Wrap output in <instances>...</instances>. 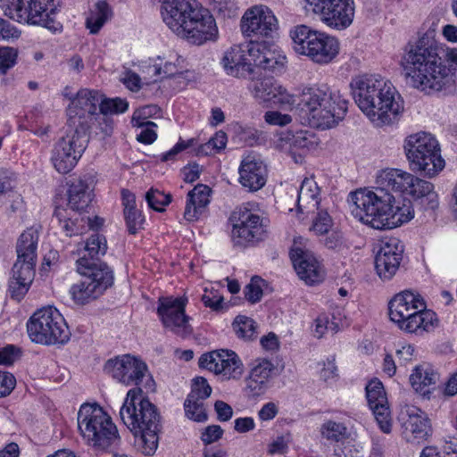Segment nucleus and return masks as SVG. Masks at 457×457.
Here are the masks:
<instances>
[{"label": "nucleus", "mask_w": 457, "mask_h": 457, "mask_svg": "<svg viewBox=\"0 0 457 457\" xmlns=\"http://www.w3.org/2000/svg\"><path fill=\"white\" fill-rule=\"evenodd\" d=\"M435 36L434 29H428L409 41L401 61L407 83L427 94L441 91L453 82V71Z\"/></svg>", "instance_id": "nucleus-1"}, {"label": "nucleus", "mask_w": 457, "mask_h": 457, "mask_svg": "<svg viewBox=\"0 0 457 457\" xmlns=\"http://www.w3.org/2000/svg\"><path fill=\"white\" fill-rule=\"evenodd\" d=\"M295 104L312 126L322 129L337 125L344 118L348 105L338 91H332L327 85L304 87Z\"/></svg>", "instance_id": "nucleus-2"}, {"label": "nucleus", "mask_w": 457, "mask_h": 457, "mask_svg": "<svg viewBox=\"0 0 457 457\" xmlns=\"http://www.w3.org/2000/svg\"><path fill=\"white\" fill-rule=\"evenodd\" d=\"M78 428L86 443L97 450L114 451L121 444L116 425L97 404L81 405L78 412Z\"/></svg>", "instance_id": "nucleus-3"}, {"label": "nucleus", "mask_w": 457, "mask_h": 457, "mask_svg": "<svg viewBox=\"0 0 457 457\" xmlns=\"http://www.w3.org/2000/svg\"><path fill=\"white\" fill-rule=\"evenodd\" d=\"M62 0H0V9L5 16L18 21L42 26L53 33L61 32L62 26L54 14Z\"/></svg>", "instance_id": "nucleus-4"}, {"label": "nucleus", "mask_w": 457, "mask_h": 457, "mask_svg": "<svg viewBox=\"0 0 457 457\" xmlns=\"http://www.w3.org/2000/svg\"><path fill=\"white\" fill-rule=\"evenodd\" d=\"M404 150L412 170L425 177L434 178L445 168L439 144L429 133L409 136L404 141Z\"/></svg>", "instance_id": "nucleus-5"}, {"label": "nucleus", "mask_w": 457, "mask_h": 457, "mask_svg": "<svg viewBox=\"0 0 457 457\" xmlns=\"http://www.w3.org/2000/svg\"><path fill=\"white\" fill-rule=\"evenodd\" d=\"M290 37L295 53L309 57L316 63L328 64L339 54L337 38L306 25L295 27L290 31Z\"/></svg>", "instance_id": "nucleus-6"}, {"label": "nucleus", "mask_w": 457, "mask_h": 457, "mask_svg": "<svg viewBox=\"0 0 457 457\" xmlns=\"http://www.w3.org/2000/svg\"><path fill=\"white\" fill-rule=\"evenodd\" d=\"M92 265V262L86 258L77 260V270L83 278L73 284L69 293L78 305H85L97 299L113 283V273L107 264H102L98 269Z\"/></svg>", "instance_id": "nucleus-7"}, {"label": "nucleus", "mask_w": 457, "mask_h": 457, "mask_svg": "<svg viewBox=\"0 0 457 457\" xmlns=\"http://www.w3.org/2000/svg\"><path fill=\"white\" fill-rule=\"evenodd\" d=\"M351 199L354 217L375 229L383 230L387 212L395 202L391 193L376 187L374 190L360 189L351 193Z\"/></svg>", "instance_id": "nucleus-8"}, {"label": "nucleus", "mask_w": 457, "mask_h": 457, "mask_svg": "<svg viewBox=\"0 0 457 457\" xmlns=\"http://www.w3.org/2000/svg\"><path fill=\"white\" fill-rule=\"evenodd\" d=\"M27 331L32 342L45 345H63L71 335L62 315L52 306L34 312L27 322Z\"/></svg>", "instance_id": "nucleus-9"}, {"label": "nucleus", "mask_w": 457, "mask_h": 457, "mask_svg": "<svg viewBox=\"0 0 457 457\" xmlns=\"http://www.w3.org/2000/svg\"><path fill=\"white\" fill-rule=\"evenodd\" d=\"M88 141L89 134L85 130L68 127L65 135L52 149L51 162L54 169L61 174H67L73 170L85 152Z\"/></svg>", "instance_id": "nucleus-10"}, {"label": "nucleus", "mask_w": 457, "mask_h": 457, "mask_svg": "<svg viewBox=\"0 0 457 457\" xmlns=\"http://www.w3.org/2000/svg\"><path fill=\"white\" fill-rule=\"evenodd\" d=\"M101 102V93L87 88L80 89L67 108L68 127L85 130L89 134L97 109Z\"/></svg>", "instance_id": "nucleus-11"}, {"label": "nucleus", "mask_w": 457, "mask_h": 457, "mask_svg": "<svg viewBox=\"0 0 457 457\" xmlns=\"http://www.w3.org/2000/svg\"><path fill=\"white\" fill-rule=\"evenodd\" d=\"M312 11L319 14L328 27L337 29L348 28L354 17L353 0H306Z\"/></svg>", "instance_id": "nucleus-12"}, {"label": "nucleus", "mask_w": 457, "mask_h": 457, "mask_svg": "<svg viewBox=\"0 0 457 457\" xmlns=\"http://www.w3.org/2000/svg\"><path fill=\"white\" fill-rule=\"evenodd\" d=\"M199 366L225 380H239L244 374V364L239 356L231 350H219L204 353L199 359Z\"/></svg>", "instance_id": "nucleus-13"}, {"label": "nucleus", "mask_w": 457, "mask_h": 457, "mask_svg": "<svg viewBox=\"0 0 457 457\" xmlns=\"http://www.w3.org/2000/svg\"><path fill=\"white\" fill-rule=\"evenodd\" d=\"M389 80L378 74H362L355 76L350 82L353 98L360 110L366 116H376L374 96L382 87L386 86Z\"/></svg>", "instance_id": "nucleus-14"}, {"label": "nucleus", "mask_w": 457, "mask_h": 457, "mask_svg": "<svg viewBox=\"0 0 457 457\" xmlns=\"http://www.w3.org/2000/svg\"><path fill=\"white\" fill-rule=\"evenodd\" d=\"M373 96L376 116H367L378 127L395 122L403 111V99L393 84L388 81Z\"/></svg>", "instance_id": "nucleus-15"}, {"label": "nucleus", "mask_w": 457, "mask_h": 457, "mask_svg": "<svg viewBox=\"0 0 457 457\" xmlns=\"http://www.w3.org/2000/svg\"><path fill=\"white\" fill-rule=\"evenodd\" d=\"M157 313L163 324L174 334L186 337L192 332L185 313L187 300L181 297H160Z\"/></svg>", "instance_id": "nucleus-16"}, {"label": "nucleus", "mask_w": 457, "mask_h": 457, "mask_svg": "<svg viewBox=\"0 0 457 457\" xmlns=\"http://www.w3.org/2000/svg\"><path fill=\"white\" fill-rule=\"evenodd\" d=\"M236 223L232 228V239L235 245H246L263 238L266 229L260 215L252 212L246 207H240L233 214Z\"/></svg>", "instance_id": "nucleus-17"}, {"label": "nucleus", "mask_w": 457, "mask_h": 457, "mask_svg": "<svg viewBox=\"0 0 457 457\" xmlns=\"http://www.w3.org/2000/svg\"><path fill=\"white\" fill-rule=\"evenodd\" d=\"M278 28L272 11L265 5L248 9L241 19V30L246 37H272Z\"/></svg>", "instance_id": "nucleus-18"}, {"label": "nucleus", "mask_w": 457, "mask_h": 457, "mask_svg": "<svg viewBox=\"0 0 457 457\" xmlns=\"http://www.w3.org/2000/svg\"><path fill=\"white\" fill-rule=\"evenodd\" d=\"M104 370L114 379L126 385H139L147 372V366L141 360L125 354L107 361Z\"/></svg>", "instance_id": "nucleus-19"}, {"label": "nucleus", "mask_w": 457, "mask_h": 457, "mask_svg": "<svg viewBox=\"0 0 457 457\" xmlns=\"http://www.w3.org/2000/svg\"><path fill=\"white\" fill-rule=\"evenodd\" d=\"M140 388H132L127 393L120 416L124 425L131 433L140 432L138 421L143 418H153L154 404L141 395Z\"/></svg>", "instance_id": "nucleus-20"}, {"label": "nucleus", "mask_w": 457, "mask_h": 457, "mask_svg": "<svg viewBox=\"0 0 457 457\" xmlns=\"http://www.w3.org/2000/svg\"><path fill=\"white\" fill-rule=\"evenodd\" d=\"M366 397L370 410L384 433H390L392 429L391 412L383 384L375 378L366 386Z\"/></svg>", "instance_id": "nucleus-21"}, {"label": "nucleus", "mask_w": 457, "mask_h": 457, "mask_svg": "<svg viewBox=\"0 0 457 457\" xmlns=\"http://www.w3.org/2000/svg\"><path fill=\"white\" fill-rule=\"evenodd\" d=\"M403 245L396 237L383 242L375 258L378 275L383 279H391L399 269L403 259Z\"/></svg>", "instance_id": "nucleus-22"}, {"label": "nucleus", "mask_w": 457, "mask_h": 457, "mask_svg": "<svg viewBox=\"0 0 457 457\" xmlns=\"http://www.w3.org/2000/svg\"><path fill=\"white\" fill-rule=\"evenodd\" d=\"M290 258L298 277L306 284L312 285L323 279V269L312 252L294 246L290 251Z\"/></svg>", "instance_id": "nucleus-23"}, {"label": "nucleus", "mask_w": 457, "mask_h": 457, "mask_svg": "<svg viewBox=\"0 0 457 457\" xmlns=\"http://www.w3.org/2000/svg\"><path fill=\"white\" fill-rule=\"evenodd\" d=\"M398 420L408 440H410V436L418 440H425L431 435L430 421L427 414L416 406L405 405L403 407Z\"/></svg>", "instance_id": "nucleus-24"}, {"label": "nucleus", "mask_w": 457, "mask_h": 457, "mask_svg": "<svg viewBox=\"0 0 457 457\" xmlns=\"http://www.w3.org/2000/svg\"><path fill=\"white\" fill-rule=\"evenodd\" d=\"M268 170L264 162L255 154L245 156L239 167V182L250 192L262 188L267 181Z\"/></svg>", "instance_id": "nucleus-25"}, {"label": "nucleus", "mask_w": 457, "mask_h": 457, "mask_svg": "<svg viewBox=\"0 0 457 457\" xmlns=\"http://www.w3.org/2000/svg\"><path fill=\"white\" fill-rule=\"evenodd\" d=\"M250 61L253 62V68H261L272 73H281L287 63V58L279 50L265 42L253 43L250 48Z\"/></svg>", "instance_id": "nucleus-26"}, {"label": "nucleus", "mask_w": 457, "mask_h": 457, "mask_svg": "<svg viewBox=\"0 0 457 457\" xmlns=\"http://www.w3.org/2000/svg\"><path fill=\"white\" fill-rule=\"evenodd\" d=\"M253 42L246 45H236L228 50L222 64L227 73L234 77H245L253 73V62L250 61V48Z\"/></svg>", "instance_id": "nucleus-27"}, {"label": "nucleus", "mask_w": 457, "mask_h": 457, "mask_svg": "<svg viewBox=\"0 0 457 457\" xmlns=\"http://www.w3.org/2000/svg\"><path fill=\"white\" fill-rule=\"evenodd\" d=\"M253 96L260 102H273L282 104H295L296 98L271 78L253 80L251 84Z\"/></svg>", "instance_id": "nucleus-28"}, {"label": "nucleus", "mask_w": 457, "mask_h": 457, "mask_svg": "<svg viewBox=\"0 0 457 457\" xmlns=\"http://www.w3.org/2000/svg\"><path fill=\"white\" fill-rule=\"evenodd\" d=\"M152 421L149 418H143L138 421L140 432L132 433L137 438L141 451L145 455L154 454L159 445V434L162 429L161 416L154 404Z\"/></svg>", "instance_id": "nucleus-29"}, {"label": "nucleus", "mask_w": 457, "mask_h": 457, "mask_svg": "<svg viewBox=\"0 0 457 457\" xmlns=\"http://www.w3.org/2000/svg\"><path fill=\"white\" fill-rule=\"evenodd\" d=\"M419 307H424V300L411 290H403L389 302V315L397 325L415 313Z\"/></svg>", "instance_id": "nucleus-30"}, {"label": "nucleus", "mask_w": 457, "mask_h": 457, "mask_svg": "<svg viewBox=\"0 0 457 457\" xmlns=\"http://www.w3.org/2000/svg\"><path fill=\"white\" fill-rule=\"evenodd\" d=\"M273 368V364L268 360L257 361L253 365L245 378V391L248 396L257 397L265 393Z\"/></svg>", "instance_id": "nucleus-31"}, {"label": "nucleus", "mask_w": 457, "mask_h": 457, "mask_svg": "<svg viewBox=\"0 0 457 457\" xmlns=\"http://www.w3.org/2000/svg\"><path fill=\"white\" fill-rule=\"evenodd\" d=\"M408 178L403 194L420 200L426 210L436 211L438 208L439 200L437 193L434 190V185L411 173Z\"/></svg>", "instance_id": "nucleus-32"}, {"label": "nucleus", "mask_w": 457, "mask_h": 457, "mask_svg": "<svg viewBox=\"0 0 457 457\" xmlns=\"http://www.w3.org/2000/svg\"><path fill=\"white\" fill-rule=\"evenodd\" d=\"M436 314L431 310L424 307H419L415 313L398 324V327L408 333L422 335L424 332H430L437 326Z\"/></svg>", "instance_id": "nucleus-33"}, {"label": "nucleus", "mask_w": 457, "mask_h": 457, "mask_svg": "<svg viewBox=\"0 0 457 457\" xmlns=\"http://www.w3.org/2000/svg\"><path fill=\"white\" fill-rule=\"evenodd\" d=\"M211 188L203 184L196 185L187 194L184 218L187 221L197 220L210 204Z\"/></svg>", "instance_id": "nucleus-34"}, {"label": "nucleus", "mask_w": 457, "mask_h": 457, "mask_svg": "<svg viewBox=\"0 0 457 457\" xmlns=\"http://www.w3.org/2000/svg\"><path fill=\"white\" fill-rule=\"evenodd\" d=\"M38 238V231L34 228H28L21 235L16 246V262L35 269Z\"/></svg>", "instance_id": "nucleus-35"}, {"label": "nucleus", "mask_w": 457, "mask_h": 457, "mask_svg": "<svg viewBox=\"0 0 457 457\" xmlns=\"http://www.w3.org/2000/svg\"><path fill=\"white\" fill-rule=\"evenodd\" d=\"M12 273V276L9 282L10 295L12 299L21 301L29 291L35 276V269L15 262Z\"/></svg>", "instance_id": "nucleus-36"}, {"label": "nucleus", "mask_w": 457, "mask_h": 457, "mask_svg": "<svg viewBox=\"0 0 457 457\" xmlns=\"http://www.w3.org/2000/svg\"><path fill=\"white\" fill-rule=\"evenodd\" d=\"M438 380V373L428 363L416 366L410 376L411 386L422 395H428Z\"/></svg>", "instance_id": "nucleus-37"}, {"label": "nucleus", "mask_w": 457, "mask_h": 457, "mask_svg": "<svg viewBox=\"0 0 457 457\" xmlns=\"http://www.w3.org/2000/svg\"><path fill=\"white\" fill-rule=\"evenodd\" d=\"M408 177H410L409 172L399 169L382 170L376 177L377 187L387 192L391 189L403 194L408 184Z\"/></svg>", "instance_id": "nucleus-38"}, {"label": "nucleus", "mask_w": 457, "mask_h": 457, "mask_svg": "<svg viewBox=\"0 0 457 457\" xmlns=\"http://www.w3.org/2000/svg\"><path fill=\"white\" fill-rule=\"evenodd\" d=\"M387 212L383 230L392 229L409 222L414 218V209L410 200L402 199L391 204Z\"/></svg>", "instance_id": "nucleus-39"}, {"label": "nucleus", "mask_w": 457, "mask_h": 457, "mask_svg": "<svg viewBox=\"0 0 457 457\" xmlns=\"http://www.w3.org/2000/svg\"><path fill=\"white\" fill-rule=\"evenodd\" d=\"M320 205V188L312 179L303 180L298 191L297 206L301 212L318 209Z\"/></svg>", "instance_id": "nucleus-40"}, {"label": "nucleus", "mask_w": 457, "mask_h": 457, "mask_svg": "<svg viewBox=\"0 0 457 457\" xmlns=\"http://www.w3.org/2000/svg\"><path fill=\"white\" fill-rule=\"evenodd\" d=\"M92 201L88 185L82 179L74 180L68 190V205L73 211H82Z\"/></svg>", "instance_id": "nucleus-41"}, {"label": "nucleus", "mask_w": 457, "mask_h": 457, "mask_svg": "<svg viewBox=\"0 0 457 457\" xmlns=\"http://www.w3.org/2000/svg\"><path fill=\"white\" fill-rule=\"evenodd\" d=\"M107 251V243L104 236L95 233L87 240L84 248V254L80 258H86L88 262H92L93 266L96 269L102 264H106L100 261V257L104 256Z\"/></svg>", "instance_id": "nucleus-42"}, {"label": "nucleus", "mask_w": 457, "mask_h": 457, "mask_svg": "<svg viewBox=\"0 0 457 457\" xmlns=\"http://www.w3.org/2000/svg\"><path fill=\"white\" fill-rule=\"evenodd\" d=\"M112 15L110 5L105 1H98L86 19V27L91 34H97Z\"/></svg>", "instance_id": "nucleus-43"}, {"label": "nucleus", "mask_w": 457, "mask_h": 457, "mask_svg": "<svg viewBox=\"0 0 457 457\" xmlns=\"http://www.w3.org/2000/svg\"><path fill=\"white\" fill-rule=\"evenodd\" d=\"M320 434L323 438L330 442H340L350 436L347 427L343 422L332 420H326L320 427Z\"/></svg>", "instance_id": "nucleus-44"}, {"label": "nucleus", "mask_w": 457, "mask_h": 457, "mask_svg": "<svg viewBox=\"0 0 457 457\" xmlns=\"http://www.w3.org/2000/svg\"><path fill=\"white\" fill-rule=\"evenodd\" d=\"M233 328L237 336L245 340H253L256 337V327L253 320L238 316L233 322Z\"/></svg>", "instance_id": "nucleus-45"}, {"label": "nucleus", "mask_w": 457, "mask_h": 457, "mask_svg": "<svg viewBox=\"0 0 457 457\" xmlns=\"http://www.w3.org/2000/svg\"><path fill=\"white\" fill-rule=\"evenodd\" d=\"M308 136L312 137V135L308 134L307 131H298L295 134L287 132L281 137V141L285 142L290 149H305L310 148L313 145V141Z\"/></svg>", "instance_id": "nucleus-46"}, {"label": "nucleus", "mask_w": 457, "mask_h": 457, "mask_svg": "<svg viewBox=\"0 0 457 457\" xmlns=\"http://www.w3.org/2000/svg\"><path fill=\"white\" fill-rule=\"evenodd\" d=\"M129 108V103L122 98H104L101 94L99 111L104 115L120 114L125 112Z\"/></svg>", "instance_id": "nucleus-47"}, {"label": "nucleus", "mask_w": 457, "mask_h": 457, "mask_svg": "<svg viewBox=\"0 0 457 457\" xmlns=\"http://www.w3.org/2000/svg\"><path fill=\"white\" fill-rule=\"evenodd\" d=\"M227 141V134L220 130L208 142L199 147L197 154L203 155L214 154L226 147Z\"/></svg>", "instance_id": "nucleus-48"}, {"label": "nucleus", "mask_w": 457, "mask_h": 457, "mask_svg": "<svg viewBox=\"0 0 457 457\" xmlns=\"http://www.w3.org/2000/svg\"><path fill=\"white\" fill-rule=\"evenodd\" d=\"M186 416L197 422H204L207 420V413L203 400L194 399L190 400L187 397L184 403Z\"/></svg>", "instance_id": "nucleus-49"}, {"label": "nucleus", "mask_w": 457, "mask_h": 457, "mask_svg": "<svg viewBox=\"0 0 457 457\" xmlns=\"http://www.w3.org/2000/svg\"><path fill=\"white\" fill-rule=\"evenodd\" d=\"M54 217L57 219L59 226L66 237H72L82 232L81 228L78 225L79 220L66 218L64 209L56 208Z\"/></svg>", "instance_id": "nucleus-50"}, {"label": "nucleus", "mask_w": 457, "mask_h": 457, "mask_svg": "<svg viewBox=\"0 0 457 457\" xmlns=\"http://www.w3.org/2000/svg\"><path fill=\"white\" fill-rule=\"evenodd\" d=\"M145 200L151 209L156 212H163L165 206L170 203L171 195H166L158 189L151 188L145 194Z\"/></svg>", "instance_id": "nucleus-51"}, {"label": "nucleus", "mask_w": 457, "mask_h": 457, "mask_svg": "<svg viewBox=\"0 0 457 457\" xmlns=\"http://www.w3.org/2000/svg\"><path fill=\"white\" fill-rule=\"evenodd\" d=\"M264 284L265 281L262 278L258 276L253 277L244 289L245 299L251 303L260 302L263 295L262 287Z\"/></svg>", "instance_id": "nucleus-52"}, {"label": "nucleus", "mask_w": 457, "mask_h": 457, "mask_svg": "<svg viewBox=\"0 0 457 457\" xmlns=\"http://www.w3.org/2000/svg\"><path fill=\"white\" fill-rule=\"evenodd\" d=\"M211 394L212 387L207 380L203 377H197L193 380L192 389L187 397H189V401L192 398L204 401Z\"/></svg>", "instance_id": "nucleus-53"}, {"label": "nucleus", "mask_w": 457, "mask_h": 457, "mask_svg": "<svg viewBox=\"0 0 457 457\" xmlns=\"http://www.w3.org/2000/svg\"><path fill=\"white\" fill-rule=\"evenodd\" d=\"M17 49L10 46H0V72L5 74L12 68L17 60Z\"/></svg>", "instance_id": "nucleus-54"}, {"label": "nucleus", "mask_w": 457, "mask_h": 457, "mask_svg": "<svg viewBox=\"0 0 457 457\" xmlns=\"http://www.w3.org/2000/svg\"><path fill=\"white\" fill-rule=\"evenodd\" d=\"M154 74L155 76L171 77L179 72L178 64L171 61L162 62L161 57H157L153 65Z\"/></svg>", "instance_id": "nucleus-55"}, {"label": "nucleus", "mask_w": 457, "mask_h": 457, "mask_svg": "<svg viewBox=\"0 0 457 457\" xmlns=\"http://www.w3.org/2000/svg\"><path fill=\"white\" fill-rule=\"evenodd\" d=\"M124 219L129 234L135 235L142 228L144 218L138 209L124 212Z\"/></svg>", "instance_id": "nucleus-56"}, {"label": "nucleus", "mask_w": 457, "mask_h": 457, "mask_svg": "<svg viewBox=\"0 0 457 457\" xmlns=\"http://www.w3.org/2000/svg\"><path fill=\"white\" fill-rule=\"evenodd\" d=\"M159 112L160 108L157 105H145L133 113L131 123L134 127H143L145 122V120L157 114Z\"/></svg>", "instance_id": "nucleus-57"}, {"label": "nucleus", "mask_w": 457, "mask_h": 457, "mask_svg": "<svg viewBox=\"0 0 457 457\" xmlns=\"http://www.w3.org/2000/svg\"><path fill=\"white\" fill-rule=\"evenodd\" d=\"M332 225V220L327 212L321 211L313 221L312 229L317 234L328 233Z\"/></svg>", "instance_id": "nucleus-58"}, {"label": "nucleus", "mask_w": 457, "mask_h": 457, "mask_svg": "<svg viewBox=\"0 0 457 457\" xmlns=\"http://www.w3.org/2000/svg\"><path fill=\"white\" fill-rule=\"evenodd\" d=\"M213 8L223 17H234L237 15V4L231 0H214Z\"/></svg>", "instance_id": "nucleus-59"}, {"label": "nucleus", "mask_w": 457, "mask_h": 457, "mask_svg": "<svg viewBox=\"0 0 457 457\" xmlns=\"http://www.w3.org/2000/svg\"><path fill=\"white\" fill-rule=\"evenodd\" d=\"M223 429L219 425L207 426L201 434V440L204 445H211L217 442L223 435Z\"/></svg>", "instance_id": "nucleus-60"}, {"label": "nucleus", "mask_w": 457, "mask_h": 457, "mask_svg": "<svg viewBox=\"0 0 457 457\" xmlns=\"http://www.w3.org/2000/svg\"><path fill=\"white\" fill-rule=\"evenodd\" d=\"M156 127V124L153 121H145V125L142 128L141 132L137 136V141L144 144H152L157 138V134L154 131V128Z\"/></svg>", "instance_id": "nucleus-61"}, {"label": "nucleus", "mask_w": 457, "mask_h": 457, "mask_svg": "<svg viewBox=\"0 0 457 457\" xmlns=\"http://www.w3.org/2000/svg\"><path fill=\"white\" fill-rule=\"evenodd\" d=\"M290 434H286L276 437L270 445L268 452L270 454L285 453L290 442Z\"/></svg>", "instance_id": "nucleus-62"}, {"label": "nucleus", "mask_w": 457, "mask_h": 457, "mask_svg": "<svg viewBox=\"0 0 457 457\" xmlns=\"http://www.w3.org/2000/svg\"><path fill=\"white\" fill-rule=\"evenodd\" d=\"M16 384V379L12 373L0 370V397L11 394Z\"/></svg>", "instance_id": "nucleus-63"}, {"label": "nucleus", "mask_w": 457, "mask_h": 457, "mask_svg": "<svg viewBox=\"0 0 457 457\" xmlns=\"http://www.w3.org/2000/svg\"><path fill=\"white\" fill-rule=\"evenodd\" d=\"M202 301L206 307L212 311L218 312L223 308V297L217 292H205L202 295Z\"/></svg>", "instance_id": "nucleus-64"}]
</instances>
